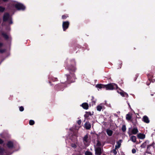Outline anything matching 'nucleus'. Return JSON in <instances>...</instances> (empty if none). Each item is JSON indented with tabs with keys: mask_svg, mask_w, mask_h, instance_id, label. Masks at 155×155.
I'll return each instance as SVG.
<instances>
[{
	"mask_svg": "<svg viewBox=\"0 0 155 155\" xmlns=\"http://www.w3.org/2000/svg\"><path fill=\"white\" fill-rule=\"evenodd\" d=\"M65 68L69 71L70 75L66 74L67 79L66 83H61L56 84L54 86L55 89L57 91H60L67 86V84L75 82L76 78L74 73L76 70V63L74 59L67 60L65 62Z\"/></svg>",
	"mask_w": 155,
	"mask_h": 155,
	"instance_id": "f257e3e1",
	"label": "nucleus"
},
{
	"mask_svg": "<svg viewBox=\"0 0 155 155\" xmlns=\"http://www.w3.org/2000/svg\"><path fill=\"white\" fill-rule=\"evenodd\" d=\"M96 87L99 89L103 88L107 90H113L118 88L117 85L113 83H110L106 85L101 84H97Z\"/></svg>",
	"mask_w": 155,
	"mask_h": 155,
	"instance_id": "f03ea898",
	"label": "nucleus"
},
{
	"mask_svg": "<svg viewBox=\"0 0 155 155\" xmlns=\"http://www.w3.org/2000/svg\"><path fill=\"white\" fill-rule=\"evenodd\" d=\"M15 7L18 10H24L25 7L22 4L20 3H18L15 4Z\"/></svg>",
	"mask_w": 155,
	"mask_h": 155,
	"instance_id": "7ed1b4c3",
	"label": "nucleus"
},
{
	"mask_svg": "<svg viewBox=\"0 0 155 155\" xmlns=\"http://www.w3.org/2000/svg\"><path fill=\"white\" fill-rule=\"evenodd\" d=\"M70 23L68 21H63L62 23V28L64 31H65L68 28Z\"/></svg>",
	"mask_w": 155,
	"mask_h": 155,
	"instance_id": "20e7f679",
	"label": "nucleus"
},
{
	"mask_svg": "<svg viewBox=\"0 0 155 155\" xmlns=\"http://www.w3.org/2000/svg\"><path fill=\"white\" fill-rule=\"evenodd\" d=\"M10 15L8 13H5L3 15V22H6L9 20Z\"/></svg>",
	"mask_w": 155,
	"mask_h": 155,
	"instance_id": "39448f33",
	"label": "nucleus"
},
{
	"mask_svg": "<svg viewBox=\"0 0 155 155\" xmlns=\"http://www.w3.org/2000/svg\"><path fill=\"white\" fill-rule=\"evenodd\" d=\"M101 149L100 147H97L95 149V154L96 155H101Z\"/></svg>",
	"mask_w": 155,
	"mask_h": 155,
	"instance_id": "423d86ee",
	"label": "nucleus"
},
{
	"mask_svg": "<svg viewBox=\"0 0 155 155\" xmlns=\"http://www.w3.org/2000/svg\"><path fill=\"white\" fill-rule=\"evenodd\" d=\"M7 146L9 149H12L14 147L13 142L11 141H8L7 143Z\"/></svg>",
	"mask_w": 155,
	"mask_h": 155,
	"instance_id": "0eeeda50",
	"label": "nucleus"
},
{
	"mask_svg": "<svg viewBox=\"0 0 155 155\" xmlns=\"http://www.w3.org/2000/svg\"><path fill=\"white\" fill-rule=\"evenodd\" d=\"M142 120L144 122L146 123H149L150 122V120L148 117L146 115H145L143 117Z\"/></svg>",
	"mask_w": 155,
	"mask_h": 155,
	"instance_id": "6e6552de",
	"label": "nucleus"
},
{
	"mask_svg": "<svg viewBox=\"0 0 155 155\" xmlns=\"http://www.w3.org/2000/svg\"><path fill=\"white\" fill-rule=\"evenodd\" d=\"M88 136L87 135H86L84 136L83 139V140L84 144L87 146H88L89 145V144H86V143L88 142Z\"/></svg>",
	"mask_w": 155,
	"mask_h": 155,
	"instance_id": "1a4fd4ad",
	"label": "nucleus"
},
{
	"mask_svg": "<svg viewBox=\"0 0 155 155\" xmlns=\"http://www.w3.org/2000/svg\"><path fill=\"white\" fill-rule=\"evenodd\" d=\"M137 137L139 139H143L145 137V135L143 134L140 133L137 135Z\"/></svg>",
	"mask_w": 155,
	"mask_h": 155,
	"instance_id": "9d476101",
	"label": "nucleus"
},
{
	"mask_svg": "<svg viewBox=\"0 0 155 155\" xmlns=\"http://www.w3.org/2000/svg\"><path fill=\"white\" fill-rule=\"evenodd\" d=\"M120 90V92L119 94L123 97H127L128 96V94L126 93L125 92L121 90L120 89H119Z\"/></svg>",
	"mask_w": 155,
	"mask_h": 155,
	"instance_id": "9b49d317",
	"label": "nucleus"
},
{
	"mask_svg": "<svg viewBox=\"0 0 155 155\" xmlns=\"http://www.w3.org/2000/svg\"><path fill=\"white\" fill-rule=\"evenodd\" d=\"M91 97L92 98L91 99V102L90 103L89 105H91L93 106L95 104L96 100L94 99V98L93 96H92Z\"/></svg>",
	"mask_w": 155,
	"mask_h": 155,
	"instance_id": "f8f14e48",
	"label": "nucleus"
},
{
	"mask_svg": "<svg viewBox=\"0 0 155 155\" xmlns=\"http://www.w3.org/2000/svg\"><path fill=\"white\" fill-rule=\"evenodd\" d=\"M82 107L84 109L87 110L88 109L89 106L87 103H84L81 105Z\"/></svg>",
	"mask_w": 155,
	"mask_h": 155,
	"instance_id": "ddd939ff",
	"label": "nucleus"
},
{
	"mask_svg": "<svg viewBox=\"0 0 155 155\" xmlns=\"http://www.w3.org/2000/svg\"><path fill=\"white\" fill-rule=\"evenodd\" d=\"M149 143V141L148 140H146L142 144L140 147L141 148H145L146 147L147 144Z\"/></svg>",
	"mask_w": 155,
	"mask_h": 155,
	"instance_id": "4468645a",
	"label": "nucleus"
},
{
	"mask_svg": "<svg viewBox=\"0 0 155 155\" xmlns=\"http://www.w3.org/2000/svg\"><path fill=\"white\" fill-rule=\"evenodd\" d=\"M85 128L87 130H89L91 128V124L88 123L86 122L85 124Z\"/></svg>",
	"mask_w": 155,
	"mask_h": 155,
	"instance_id": "2eb2a0df",
	"label": "nucleus"
},
{
	"mask_svg": "<svg viewBox=\"0 0 155 155\" xmlns=\"http://www.w3.org/2000/svg\"><path fill=\"white\" fill-rule=\"evenodd\" d=\"M138 132V130L137 127L133 128L131 131L132 134H137Z\"/></svg>",
	"mask_w": 155,
	"mask_h": 155,
	"instance_id": "dca6fc26",
	"label": "nucleus"
},
{
	"mask_svg": "<svg viewBox=\"0 0 155 155\" xmlns=\"http://www.w3.org/2000/svg\"><path fill=\"white\" fill-rule=\"evenodd\" d=\"M106 132L109 136H110L112 135L113 132L112 130L108 129L106 130Z\"/></svg>",
	"mask_w": 155,
	"mask_h": 155,
	"instance_id": "f3484780",
	"label": "nucleus"
},
{
	"mask_svg": "<svg viewBox=\"0 0 155 155\" xmlns=\"http://www.w3.org/2000/svg\"><path fill=\"white\" fill-rule=\"evenodd\" d=\"M2 35L6 40H8L9 38L8 35L5 33H2Z\"/></svg>",
	"mask_w": 155,
	"mask_h": 155,
	"instance_id": "a211bd4d",
	"label": "nucleus"
},
{
	"mask_svg": "<svg viewBox=\"0 0 155 155\" xmlns=\"http://www.w3.org/2000/svg\"><path fill=\"white\" fill-rule=\"evenodd\" d=\"M136 137L135 136H132L131 137L130 140L133 142L135 143L136 141Z\"/></svg>",
	"mask_w": 155,
	"mask_h": 155,
	"instance_id": "6ab92c4d",
	"label": "nucleus"
},
{
	"mask_svg": "<svg viewBox=\"0 0 155 155\" xmlns=\"http://www.w3.org/2000/svg\"><path fill=\"white\" fill-rule=\"evenodd\" d=\"M49 78L50 80H51L52 81L54 82L58 81V79L57 78H54L53 77H51Z\"/></svg>",
	"mask_w": 155,
	"mask_h": 155,
	"instance_id": "aec40b11",
	"label": "nucleus"
},
{
	"mask_svg": "<svg viewBox=\"0 0 155 155\" xmlns=\"http://www.w3.org/2000/svg\"><path fill=\"white\" fill-rule=\"evenodd\" d=\"M91 113L90 112H86V114L84 115V117L85 118H87L88 117H89V115H91Z\"/></svg>",
	"mask_w": 155,
	"mask_h": 155,
	"instance_id": "412c9836",
	"label": "nucleus"
},
{
	"mask_svg": "<svg viewBox=\"0 0 155 155\" xmlns=\"http://www.w3.org/2000/svg\"><path fill=\"white\" fill-rule=\"evenodd\" d=\"M132 117L131 115H130L129 114H127L126 115V118L127 120H130L131 118Z\"/></svg>",
	"mask_w": 155,
	"mask_h": 155,
	"instance_id": "4be33fe9",
	"label": "nucleus"
},
{
	"mask_svg": "<svg viewBox=\"0 0 155 155\" xmlns=\"http://www.w3.org/2000/svg\"><path fill=\"white\" fill-rule=\"evenodd\" d=\"M117 145H116L115 146V148H116V149L119 148L121 146V143H120L119 141H117Z\"/></svg>",
	"mask_w": 155,
	"mask_h": 155,
	"instance_id": "5701e85b",
	"label": "nucleus"
},
{
	"mask_svg": "<svg viewBox=\"0 0 155 155\" xmlns=\"http://www.w3.org/2000/svg\"><path fill=\"white\" fill-rule=\"evenodd\" d=\"M102 107L101 106L98 105L97 107V110L98 111H101L102 109Z\"/></svg>",
	"mask_w": 155,
	"mask_h": 155,
	"instance_id": "b1692460",
	"label": "nucleus"
},
{
	"mask_svg": "<svg viewBox=\"0 0 155 155\" xmlns=\"http://www.w3.org/2000/svg\"><path fill=\"white\" fill-rule=\"evenodd\" d=\"M126 127L125 125H123L122 127V130L123 132L126 131Z\"/></svg>",
	"mask_w": 155,
	"mask_h": 155,
	"instance_id": "393cba45",
	"label": "nucleus"
},
{
	"mask_svg": "<svg viewBox=\"0 0 155 155\" xmlns=\"http://www.w3.org/2000/svg\"><path fill=\"white\" fill-rule=\"evenodd\" d=\"M35 123V121L33 120H30L29 121V124L31 125H33Z\"/></svg>",
	"mask_w": 155,
	"mask_h": 155,
	"instance_id": "a878e982",
	"label": "nucleus"
},
{
	"mask_svg": "<svg viewBox=\"0 0 155 155\" xmlns=\"http://www.w3.org/2000/svg\"><path fill=\"white\" fill-rule=\"evenodd\" d=\"M68 17V15H63L62 16V18L63 19H65Z\"/></svg>",
	"mask_w": 155,
	"mask_h": 155,
	"instance_id": "bb28decb",
	"label": "nucleus"
},
{
	"mask_svg": "<svg viewBox=\"0 0 155 155\" xmlns=\"http://www.w3.org/2000/svg\"><path fill=\"white\" fill-rule=\"evenodd\" d=\"M5 151V149L3 148L0 147V154H2Z\"/></svg>",
	"mask_w": 155,
	"mask_h": 155,
	"instance_id": "cd10ccee",
	"label": "nucleus"
},
{
	"mask_svg": "<svg viewBox=\"0 0 155 155\" xmlns=\"http://www.w3.org/2000/svg\"><path fill=\"white\" fill-rule=\"evenodd\" d=\"M5 9V8L3 7L0 6V12H3Z\"/></svg>",
	"mask_w": 155,
	"mask_h": 155,
	"instance_id": "c85d7f7f",
	"label": "nucleus"
},
{
	"mask_svg": "<svg viewBox=\"0 0 155 155\" xmlns=\"http://www.w3.org/2000/svg\"><path fill=\"white\" fill-rule=\"evenodd\" d=\"M147 76L149 79H150L152 80V78H153V76L152 74H147Z\"/></svg>",
	"mask_w": 155,
	"mask_h": 155,
	"instance_id": "c756f323",
	"label": "nucleus"
},
{
	"mask_svg": "<svg viewBox=\"0 0 155 155\" xmlns=\"http://www.w3.org/2000/svg\"><path fill=\"white\" fill-rule=\"evenodd\" d=\"M150 147L147 146V151L146 152V153H151L150 152H149L150 150Z\"/></svg>",
	"mask_w": 155,
	"mask_h": 155,
	"instance_id": "7c9ffc66",
	"label": "nucleus"
},
{
	"mask_svg": "<svg viewBox=\"0 0 155 155\" xmlns=\"http://www.w3.org/2000/svg\"><path fill=\"white\" fill-rule=\"evenodd\" d=\"M148 79L149 80V81H147L146 83V84H147V85H149L150 84L152 80L151 79Z\"/></svg>",
	"mask_w": 155,
	"mask_h": 155,
	"instance_id": "2f4dec72",
	"label": "nucleus"
},
{
	"mask_svg": "<svg viewBox=\"0 0 155 155\" xmlns=\"http://www.w3.org/2000/svg\"><path fill=\"white\" fill-rule=\"evenodd\" d=\"M85 155H92V153L89 151L85 153Z\"/></svg>",
	"mask_w": 155,
	"mask_h": 155,
	"instance_id": "473e14b6",
	"label": "nucleus"
},
{
	"mask_svg": "<svg viewBox=\"0 0 155 155\" xmlns=\"http://www.w3.org/2000/svg\"><path fill=\"white\" fill-rule=\"evenodd\" d=\"M19 110L20 111H23L24 110V108L23 106L19 107Z\"/></svg>",
	"mask_w": 155,
	"mask_h": 155,
	"instance_id": "72a5a7b5",
	"label": "nucleus"
},
{
	"mask_svg": "<svg viewBox=\"0 0 155 155\" xmlns=\"http://www.w3.org/2000/svg\"><path fill=\"white\" fill-rule=\"evenodd\" d=\"M71 147L74 148H76L77 146L75 143H72L71 144Z\"/></svg>",
	"mask_w": 155,
	"mask_h": 155,
	"instance_id": "f704fd0d",
	"label": "nucleus"
},
{
	"mask_svg": "<svg viewBox=\"0 0 155 155\" xmlns=\"http://www.w3.org/2000/svg\"><path fill=\"white\" fill-rule=\"evenodd\" d=\"M117 149H116V148H115V149L113 150V152L114 154V155H116L117 154V151H116Z\"/></svg>",
	"mask_w": 155,
	"mask_h": 155,
	"instance_id": "c9c22d12",
	"label": "nucleus"
},
{
	"mask_svg": "<svg viewBox=\"0 0 155 155\" xmlns=\"http://www.w3.org/2000/svg\"><path fill=\"white\" fill-rule=\"evenodd\" d=\"M81 120H79L77 121V123L79 125H81Z\"/></svg>",
	"mask_w": 155,
	"mask_h": 155,
	"instance_id": "e433bc0d",
	"label": "nucleus"
},
{
	"mask_svg": "<svg viewBox=\"0 0 155 155\" xmlns=\"http://www.w3.org/2000/svg\"><path fill=\"white\" fill-rule=\"evenodd\" d=\"M132 152L133 153H135L136 152V150L135 149H133L132 150Z\"/></svg>",
	"mask_w": 155,
	"mask_h": 155,
	"instance_id": "4c0bfd02",
	"label": "nucleus"
},
{
	"mask_svg": "<svg viewBox=\"0 0 155 155\" xmlns=\"http://www.w3.org/2000/svg\"><path fill=\"white\" fill-rule=\"evenodd\" d=\"M152 71L153 72H155V67L153 66L152 67Z\"/></svg>",
	"mask_w": 155,
	"mask_h": 155,
	"instance_id": "58836bf2",
	"label": "nucleus"
},
{
	"mask_svg": "<svg viewBox=\"0 0 155 155\" xmlns=\"http://www.w3.org/2000/svg\"><path fill=\"white\" fill-rule=\"evenodd\" d=\"M101 142L99 141H98L97 144V146H101Z\"/></svg>",
	"mask_w": 155,
	"mask_h": 155,
	"instance_id": "ea45409f",
	"label": "nucleus"
},
{
	"mask_svg": "<svg viewBox=\"0 0 155 155\" xmlns=\"http://www.w3.org/2000/svg\"><path fill=\"white\" fill-rule=\"evenodd\" d=\"M8 21H9V24H12L13 22L11 19H9Z\"/></svg>",
	"mask_w": 155,
	"mask_h": 155,
	"instance_id": "a19ab883",
	"label": "nucleus"
},
{
	"mask_svg": "<svg viewBox=\"0 0 155 155\" xmlns=\"http://www.w3.org/2000/svg\"><path fill=\"white\" fill-rule=\"evenodd\" d=\"M4 143V141L0 138V144H2Z\"/></svg>",
	"mask_w": 155,
	"mask_h": 155,
	"instance_id": "79ce46f5",
	"label": "nucleus"
},
{
	"mask_svg": "<svg viewBox=\"0 0 155 155\" xmlns=\"http://www.w3.org/2000/svg\"><path fill=\"white\" fill-rule=\"evenodd\" d=\"M5 52V50L4 49H0V52L1 53H3Z\"/></svg>",
	"mask_w": 155,
	"mask_h": 155,
	"instance_id": "37998d69",
	"label": "nucleus"
},
{
	"mask_svg": "<svg viewBox=\"0 0 155 155\" xmlns=\"http://www.w3.org/2000/svg\"><path fill=\"white\" fill-rule=\"evenodd\" d=\"M154 144V143L153 142L152 144H150V145H147V146H149V147L153 146Z\"/></svg>",
	"mask_w": 155,
	"mask_h": 155,
	"instance_id": "c03bdc74",
	"label": "nucleus"
},
{
	"mask_svg": "<svg viewBox=\"0 0 155 155\" xmlns=\"http://www.w3.org/2000/svg\"><path fill=\"white\" fill-rule=\"evenodd\" d=\"M3 45V44L2 43L0 42V48L2 47Z\"/></svg>",
	"mask_w": 155,
	"mask_h": 155,
	"instance_id": "a18cd8bd",
	"label": "nucleus"
},
{
	"mask_svg": "<svg viewBox=\"0 0 155 155\" xmlns=\"http://www.w3.org/2000/svg\"><path fill=\"white\" fill-rule=\"evenodd\" d=\"M119 89H120V88H118V89H118V90H117V92L119 94V93L120 92V90H119Z\"/></svg>",
	"mask_w": 155,
	"mask_h": 155,
	"instance_id": "49530a36",
	"label": "nucleus"
},
{
	"mask_svg": "<svg viewBox=\"0 0 155 155\" xmlns=\"http://www.w3.org/2000/svg\"><path fill=\"white\" fill-rule=\"evenodd\" d=\"M136 123H137V119H136V122L134 123L133 124L134 125H136Z\"/></svg>",
	"mask_w": 155,
	"mask_h": 155,
	"instance_id": "de8ad7c7",
	"label": "nucleus"
},
{
	"mask_svg": "<svg viewBox=\"0 0 155 155\" xmlns=\"http://www.w3.org/2000/svg\"><path fill=\"white\" fill-rule=\"evenodd\" d=\"M8 0H3V1L4 2H6L8 1Z\"/></svg>",
	"mask_w": 155,
	"mask_h": 155,
	"instance_id": "09e8293b",
	"label": "nucleus"
},
{
	"mask_svg": "<svg viewBox=\"0 0 155 155\" xmlns=\"http://www.w3.org/2000/svg\"><path fill=\"white\" fill-rule=\"evenodd\" d=\"M128 105L130 107V106L129 103L128 104Z\"/></svg>",
	"mask_w": 155,
	"mask_h": 155,
	"instance_id": "8fccbe9b",
	"label": "nucleus"
},
{
	"mask_svg": "<svg viewBox=\"0 0 155 155\" xmlns=\"http://www.w3.org/2000/svg\"><path fill=\"white\" fill-rule=\"evenodd\" d=\"M150 95L151 96H153V94H151Z\"/></svg>",
	"mask_w": 155,
	"mask_h": 155,
	"instance_id": "3c124183",
	"label": "nucleus"
},
{
	"mask_svg": "<svg viewBox=\"0 0 155 155\" xmlns=\"http://www.w3.org/2000/svg\"><path fill=\"white\" fill-rule=\"evenodd\" d=\"M49 83H51V82H50V81L49 82Z\"/></svg>",
	"mask_w": 155,
	"mask_h": 155,
	"instance_id": "603ef678",
	"label": "nucleus"
},
{
	"mask_svg": "<svg viewBox=\"0 0 155 155\" xmlns=\"http://www.w3.org/2000/svg\"><path fill=\"white\" fill-rule=\"evenodd\" d=\"M103 155H106L105 154H104Z\"/></svg>",
	"mask_w": 155,
	"mask_h": 155,
	"instance_id": "864d4df0",
	"label": "nucleus"
},
{
	"mask_svg": "<svg viewBox=\"0 0 155 155\" xmlns=\"http://www.w3.org/2000/svg\"><path fill=\"white\" fill-rule=\"evenodd\" d=\"M144 155H146V154H145Z\"/></svg>",
	"mask_w": 155,
	"mask_h": 155,
	"instance_id": "5fc2aeb1",
	"label": "nucleus"
}]
</instances>
